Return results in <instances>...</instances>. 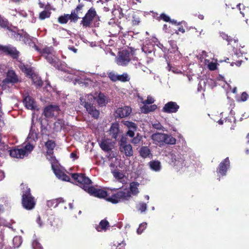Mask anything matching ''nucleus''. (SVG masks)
<instances>
[{"mask_svg":"<svg viewBox=\"0 0 249 249\" xmlns=\"http://www.w3.org/2000/svg\"><path fill=\"white\" fill-rule=\"evenodd\" d=\"M95 100L100 107H104L108 103L107 97L102 92L95 95L92 94H85L82 95L80 98V104L85 108L88 113L93 118L97 119L99 117L100 112L93 106V103Z\"/></svg>","mask_w":249,"mask_h":249,"instance_id":"obj_1","label":"nucleus"},{"mask_svg":"<svg viewBox=\"0 0 249 249\" xmlns=\"http://www.w3.org/2000/svg\"><path fill=\"white\" fill-rule=\"evenodd\" d=\"M132 196L127 188H121L115 193L113 194L111 196L107 198V200L112 203H117L122 201H128Z\"/></svg>","mask_w":249,"mask_h":249,"instance_id":"obj_2","label":"nucleus"},{"mask_svg":"<svg viewBox=\"0 0 249 249\" xmlns=\"http://www.w3.org/2000/svg\"><path fill=\"white\" fill-rule=\"evenodd\" d=\"M47 61L54 67L59 68L60 62L55 56V52L52 47H46L38 51Z\"/></svg>","mask_w":249,"mask_h":249,"instance_id":"obj_3","label":"nucleus"},{"mask_svg":"<svg viewBox=\"0 0 249 249\" xmlns=\"http://www.w3.org/2000/svg\"><path fill=\"white\" fill-rule=\"evenodd\" d=\"M22 204L23 207L27 210L32 209L35 205L34 198L32 196L30 189L26 185H23Z\"/></svg>","mask_w":249,"mask_h":249,"instance_id":"obj_4","label":"nucleus"},{"mask_svg":"<svg viewBox=\"0 0 249 249\" xmlns=\"http://www.w3.org/2000/svg\"><path fill=\"white\" fill-rule=\"evenodd\" d=\"M9 36L17 40L23 41L25 44H28L30 46L34 47L37 51H39L38 47L36 45L35 42L33 40V38H31L27 33H24L23 34H20L17 33L15 31L10 30Z\"/></svg>","mask_w":249,"mask_h":249,"instance_id":"obj_5","label":"nucleus"},{"mask_svg":"<svg viewBox=\"0 0 249 249\" xmlns=\"http://www.w3.org/2000/svg\"><path fill=\"white\" fill-rule=\"evenodd\" d=\"M71 177L76 181V184L83 188L85 191H87L91 186V181L88 177L82 174H72Z\"/></svg>","mask_w":249,"mask_h":249,"instance_id":"obj_6","label":"nucleus"},{"mask_svg":"<svg viewBox=\"0 0 249 249\" xmlns=\"http://www.w3.org/2000/svg\"><path fill=\"white\" fill-rule=\"evenodd\" d=\"M93 20H95L96 21H99V17L97 16L95 9L91 7L82 18L81 24L84 27H90L91 26V23Z\"/></svg>","mask_w":249,"mask_h":249,"instance_id":"obj_7","label":"nucleus"},{"mask_svg":"<svg viewBox=\"0 0 249 249\" xmlns=\"http://www.w3.org/2000/svg\"><path fill=\"white\" fill-rule=\"evenodd\" d=\"M18 66L23 72L31 77L34 84L38 87H41L42 86V82L40 77H39L37 74L34 73L31 67L25 65L21 62L19 63Z\"/></svg>","mask_w":249,"mask_h":249,"instance_id":"obj_8","label":"nucleus"},{"mask_svg":"<svg viewBox=\"0 0 249 249\" xmlns=\"http://www.w3.org/2000/svg\"><path fill=\"white\" fill-rule=\"evenodd\" d=\"M69 77L72 81L75 82L74 84L78 83L86 86L91 84V81L89 78H86L84 73L77 71H74L73 74H70V76H68V77Z\"/></svg>","mask_w":249,"mask_h":249,"instance_id":"obj_9","label":"nucleus"},{"mask_svg":"<svg viewBox=\"0 0 249 249\" xmlns=\"http://www.w3.org/2000/svg\"><path fill=\"white\" fill-rule=\"evenodd\" d=\"M133 57V54L128 51L123 50L120 52L117 57L116 58V62L118 65L125 66L131 59Z\"/></svg>","mask_w":249,"mask_h":249,"instance_id":"obj_10","label":"nucleus"},{"mask_svg":"<svg viewBox=\"0 0 249 249\" xmlns=\"http://www.w3.org/2000/svg\"><path fill=\"white\" fill-rule=\"evenodd\" d=\"M0 51L7 54L10 55L13 58H17L19 55V52L16 48L12 45H8L6 46H1Z\"/></svg>","mask_w":249,"mask_h":249,"instance_id":"obj_11","label":"nucleus"},{"mask_svg":"<svg viewBox=\"0 0 249 249\" xmlns=\"http://www.w3.org/2000/svg\"><path fill=\"white\" fill-rule=\"evenodd\" d=\"M171 159L170 164L173 166H177V169H180L184 166V160L180 156L174 154H170L169 155Z\"/></svg>","mask_w":249,"mask_h":249,"instance_id":"obj_12","label":"nucleus"},{"mask_svg":"<svg viewBox=\"0 0 249 249\" xmlns=\"http://www.w3.org/2000/svg\"><path fill=\"white\" fill-rule=\"evenodd\" d=\"M87 192L91 195L99 198H105L107 197V192L105 190L92 186H90Z\"/></svg>","mask_w":249,"mask_h":249,"instance_id":"obj_13","label":"nucleus"},{"mask_svg":"<svg viewBox=\"0 0 249 249\" xmlns=\"http://www.w3.org/2000/svg\"><path fill=\"white\" fill-rule=\"evenodd\" d=\"M179 108V106L175 102H169L165 104L162 109V111L167 113L177 112Z\"/></svg>","mask_w":249,"mask_h":249,"instance_id":"obj_14","label":"nucleus"},{"mask_svg":"<svg viewBox=\"0 0 249 249\" xmlns=\"http://www.w3.org/2000/svg\"><path fill=\"white\" fill-rule=\"evenodd\" d=\"M18 78L15 71L9 70L6 74V77L3 80V84H15L18 82Z\"/></svg>","mask_w":249,"mask_h":249,"instance_id":"obj_15","label":"nucleus"},{"mask_svg":"<svg viewBox=\"0 0 249 249\" xmlns=\"http://www.w3.org/2000/svg\"><path fill=\"white\" fill-rule=\"evenodd\" d=\"M58 106L56 105H50L46 107L44 110V114L46 117H52L56 115L59 112Z\"/></svg>","mask_w":249,"mask_h":249,"instance_id":"obj_16","label":"nucleus"},{"mask_svg":"<svg viewBox=\"0 0 249 249\" xmlns=\"http://www.w3.org/2000/svg\"><path fill=\"white\" fill-rule=\"evenodd\" d=\"M46 148H47V154L48 156H49L50 158H49L47 157V159H48L50 160L52 162L54 161L55 159L54 157H53V150L54 147H55V143L52 140H48L45 144Z\"/></svg>","mask_w":249,"mask_h":249,"instance_id":"obj_17","label":"nucleus"},{"mask_svg":"<svg viewBox=\"0 0 249 249\" xmlns=\"http://www.w3.org/2000/svg\"><path fill=\"white\" fill-rule=\"evenodd\" d=\"M131 112V109L127 106L118 108L115 113L117 118H124L128 116Z\"/></svg>","mask_w":249,"mask_h":249,"instance_id":"obj_18","label":"nucleus"},{"mask_svg":"<svg viewBox=\"0 0 249 249\" xmlns=\"http://www.w3.org/2000/svg\"><path fill=\"white\" fill-rule=\"evenodd\" d=\"M10 155L13 158L22 159L28 155V152L22 148H13L9 151Z\"/></svg>","mask_w":249,"mask_h":249,"instance_id":"obj_19","label":"nucleus"},{"mask_svg":"<svg viewBox=\"0 0 249 249\" xmlns=\"http://www.w3.org/2000/svg\"><path fill=\"white\" fill-rule=\"evenodd\" d=\"M113 177L117 181L124 183L126 182V177L124 173L117 168H114L111 170Z\"/></svg>","mask_w":249,"mask_h":249,"instance_id":"obj_20","label":"nucleus"},{"mask_svg":"<svg viewBox=\"0 0 249 249\" xmlns=\"http://www.w3.org/2000/svg\"><path fill=\"white\" fill-rule=\"evenodd\" d=\"M52 168L56 177L63 181H70V177L60 170L57 167H55L52 163Z\"/></svg>","mask_w":249,"mask_h":249,"instance_id":"obj_21","label":"nucleus"},{"mask_svg":"<svg viewBox=\"0 0 249 249\" xmlns=\"http://www.w3.org/2000/svg\"><path fill=\"white\" fill-rule=\"evenodd\" d=\"M120 150L121 152L123 153L127 157H131L133 155V151L131 144H120Z\"/></svg>","mask_w":249,"mask_h":249,"instance_id":"obj_22","label":"nucleus"},{"mask_svg":"<svg viewBox=\"0 0 249 249\" xmlns=\"http://www.w3.org/2000/svg\"><path fill=\"white\" fill-rule=\"evenodd\" d=\"M230 166V160L228 158H226L221 162L219 166L218 173L222 176L226 175L227 170Z\"/></svg>","mask_w":249,"mask_h":249,"instance_id":"obj_23","label":"nucleus"},{"mask_svg":"<svg viewBox=\"0 0 249 249\" xmlns=\"http://www.w3.org/2000/svg\"><path fill=\"white\" fill-rule=\"evenodd\" d=\"M23 103L26 107L29 109L33 110L36 107V102L34 101V99L29 95L24 97Z\"/></svg>","mask_w":249,"mask_h":249,"instance_id":"obj_24","label":"nucleus"},{"mask_svg":"<svg viewBox=\"0 0 249 249\" xmlns=\"http://www.w3.org/2000/svg\"><path fill=\"white\" fill-rule=\"evenodd\" d=\"M140 184L137 182H131L129 184V187L127 188L131 196H136L139 193V186Z\"/></svg>","mask_w":249,"mask_h":249,"instance_id":"obj_25","label":"nucleus"},{"mask_svg":"<svg viewBox=\"0 0 249 249\" xmlns=\"http://www.w3.org/2000/svg\"><path fill=\"white\" fill-rule=\"evenodd\" d=\"M100 146L104 151L108 152L112 149V144L109 139H104L100 143Z\"/></svg>","mask_w":249,"mask_h":249,"instance_id":"obj_26","label":"nucleus"},{"mask_svg":"<svg viewBox=\"0 0 249 249\" xmlns=\"http://www.w3.org/2000/svg\"><path fill=\"white\" fill-rule=\"evenodd\" d=\"M164 137L165 134L158 133L153 134L152 139L156 144L161 145L164 144Z\"/></svg>","mask_w":249,"mask_h":249,"instance_id":"obj_27","label":"nucleus"},{"mask_svg":"<svg viewBox=\"0 0 249 249\" xmlns=\"http://www.w3.org/2000/svg\"><path fill=\"white\" fill-rule=\"evenodd\" d=\"M150 168L155 172H159L161 169V163L159 160H152L149 163Z\"/></svg>","mask_w":249,"mask_h":249,"instance_id":"obj_28","label":"nucleus"},{"mask_svg":"<svg viewBox=\"0 0 249 249\" xmlns=\"http://www.w3.org/2000/svg\"><path fill=\"white\" fill-rule=\"evenodd\" d=\"M157 108V106L156 105L143 104V106L141 107V110L143 113H148L154 111Z\"/></svg>","mask_w":249,"mask_h":249,"instance_id":"obj_29","label":"nucleus"},{"mask_svg":"<svg viewBox=\"0 0 249 249\" xmlns=\"http://www.w3.org/2000/svg\"><path fill=\"white\" fill-rule=\"evenodd\" d=\"M119 131V124L117 123L112 124L109 129V134L112 138L116 139L117 138Z\"/></svg>","mask_w":249,"mask_h":249,"instance_id":"obj_30","label":"nucleus"},{"mask_svg":"<svg viewBox=\"0 0 249 249\" xmlns=\"http://www.w3.org/2000/svg\"><path fill=\"white\" fill-rule=\"evenodd\" d=\"M64 201L63 198L59 197L58 198L48 200L47 202V205L49 208H55L60 203L63 202Z\"/></svg>","mask_w":249,"mask_h":249,"instance_id":"obj_31","label":"nucleus"},{"mask_svg":"<svg viewBox=\"0 0 249 249\" xmlns=\"http://www.w3.org/2000/svg\"><path fill=\"white\" fill-rule=\"evenodd\" d=\"M140 155L143 158H146L152 156V154L149 148L147 146H142L140 150Z\"/></svg>","mask_w":249,"mask_h":249,"instance_id":"obj_32","label":"nucleus"},{"mask_svg":"<svg viewBox=\"0 0 249 249\" xmlns=\"http://www.w3.org/2000/svg\"><path fill=\"white\" fill-rule=\"evenodd\" d=\"M41 134L42 135L49 136L51 133V128L50 126L47 124H43L42 122H41Z\"/></svg>","mask_w":249,"mask_h":249,"instance_id":"obj_33","label":"nucleus"},{"mask_svg":"<svg viewBox=\"0 0 249 249\" xmlns=\"http://www.w3.org/2000/svg\"><path fill=\"white\" fill-rule=\"evenodd\" d=\"M28 139L30 140V142L32 141H36L37 139V134L33 129V120H32V124L31 128L28 136Z\"/></svg>","mask_w":249,"mask_h":249,"instance_id":"obj_34","label":"nucleus"},{"mask_svg":"<svg viewBox=\"0 0 249 249\" xmlns=\"http://www.w3.org/2000/svg\"><path fill=\"white\" fill-rule=\"evenodd\" d=\"M108 226V222L106 220H103L100 222L99 225L96 227V230L98 231H106Z\"/></svg>","mask_w":249,"mask_h":249,"instance_id":"obj_35","label":"nucleus"},{"mask_svg":"<svg viewBox=\"0 0 249 249\" xmlns=\"http://www.w3.org/2000/svg\"><path fill=\"white\" fill-rule=\"evenodd\" d=\"M164 139V143L165 144H175L176 142V139L170 135L165 134Z\"/></svg>","mask_w":249,"mask_h":249,"instance_id":"obj_36","label":"nucleus"},{"mask_svg":"<svg viewBox=\"0 0 249 249\" xmlns=\"http://www.w3.org/2000/svg\"><path fill=\"white\" fill-rule=\"evenodd\" d=\"M63 125V122L62 120H58L53 124V131L58 132L61 130Z\"/></svg>","mask_w":249,"mask_h":249,"instance_id":"obj_37","label":"nucleus"},{"mask_svg":"<svg viewBox=\"0 0 249 249\" xmlns=\"http://www.w3.org/2000/svg\"><path fill=\"white\" fill-rule=\"evenodd\" d=\"M142 50L145 53H151L154 50V46L152 44L144 45L142 47Z\"/></svg>","mask_w":249,"mask_h":249,"instance_id":"obj_38","label":"nucleus"},{"mask_svg":"<svg viewBox=\"0 0 249 249\" xmlns=\"http://www.w3.org/2000/svg\"><path fill=\"white\" fill-rule=\"evenodd\" d=\"M130 79V76L127 73H124L122 74L118 75V81L125 82L129 81Z\"/></svg>","mask_w":249,"mask_h":249,"instance_id":"obj_39","label":"nucleus"},{"mask_svg":"<svg viewBox=\"0 0 249 249\" xmlns=\"http://www.w3.org/2000/svg\"><path fill=\"white\" fill-rule=\"evenodd\" d=\"M70 20L69 14H65L58 18V22L61 24L66 23Z\"/></svg>","mask_w":249,"mask_h":249,"instance_id":"obj_40","label":"nucleus"},{"mask_svg":"<svg viewBox=\"0 0 249 249\" xmlns=\"http://www.w3.org/2000/svg\"><path fill=\"white\" fill-rule=\"evenodd\" d=\"M205 63L207 65L208 68L211 71H214L216 69V64L214 62H210L207 59L205 60Z\"/></svg>","mask_w":249,"mask_h":249,"instance_id":"obj_41","label":"nucleus"},{"mask_svg":"<svg viewBox=\"0 0 249 249\" xmlns=\"http://www.w3.org/2000/svg\"><path fill=\"white\" fill-rule=\"evenodd\" d=\"M13 244L15 248H18L22 243L21 238L20 236H15L13 240Z\"/></svg>","mask_w":249,"mask_h":249,"instance_id":"obj_42","label":"nucleus"},{"mask_svg":"<svg viewBox=\"0 0 249 249\" xmlns=\"http://www.w3.org/2000/svg\"><path fill=\"white\" fill-rule=\"evenodd\" d=\"M108 76L110 79L113 82L117 81L118 80V75L117 73L111 71L108 73Z\"/></svg>","mask_w":249,"mask_h":249,"instance_id":"obj_43","label":"nucleus"},{"mask_svg":"<svg viewBox=\"0 0 249 249\" xmlns=\"http://www.w3.org/2000/svg\"><path fill=\"white\" fill-rule=\"evenodd\" d=\"M51 15V13L48 11H43L39 14V18L41 20H43L46 18H48L50 17Z\"/></svg>","mask_w":249,"mask_h":249,"instance_id":"obj_44","label":"nucleus"},{"mask_svg":"<svg viewBox=\"0 0 249 249\" xmlns=\"http://www.w3.org/2000/svg\"><path fill=\"white\" fill-rule=\"evenodd\" d=\"M84 3L79 4L77 6L76 8L74 9V10H73L72 11H73V12H74V13L75 14H76V15L78 16H79L80 14L82 13V9H83V7H84Z\"/></svg>","mask_w":249,"mask_h":249,"instance_id":"obj_45","label":"nucleus"},{"mask_svg":"<svg viewBox=\"0 0 249 249\" xmlns=\"http://www.w3.org/2000/svg\"><path fill=\"white\" fill-rule=\"evenodd\" d=\"M0 27L3 28H8L7 20L0 16Z\"/></svg>","mask_w":249,"mask_h":249,"instance_id":"obj_46","label":"nucleus"},{"mask_svg":"<svg viewBox=\"0 0 249 249\" xmlns=\"http://www.w3.org/2000/svg\"><path fill=\"white\" fill-rule=\"evenodd\" d=\"M2 210H3L2 206H0V213H1V212L2 211ZM0 224L1 225H3L4 226L8 227L9 228H10V226H11V224L10 222H7L5 220L3 219V218H0Z\"/></svg>","mask_w":249,"mask_h":249,"instance_id":"obj_47","label":"nucleus"},{"mask_svg":"<svg viewBox=\"0 0 249 249\" xmlns=\"http://www.w3.org/2000/svg\"><path fill=\"white\" fill-rule=\"evenodd\" d=\"M131 63L135 66L136 68H140L142 67V64L138 61L137 58L133 56V57L130 60Z\"/></svg>","mask_w":249,"mask_h":249,"instance_id":"obj_48","label":"nucleus"},{"mask_svg":"<svg viewBox=\"0 0 249 249\" xmlns=\"http://www.w3.org/2000/svg\"><path fill=\"white\" fill-rule=\"evenodd\" d=\"M70 16V20L71 21H72L74 22H76L78 19L79 18V17L76 14L74 13V12H73V11H71V14H69Z\"/></svg>","mask_w":249,"mask_h":249,"instance_id":"obj_49","label":"nucleus"},{"mask_svg":"<svg viewBox=\"0 0 249 249\" xmlns=\"http://www.w3.org/2000/svg\"><path fill=\"white\" fill-rule=\"evenodd\" d=\"M124 124L126 125L129 129L136 130V125L133 122L125 121L124 123Z\"/></svg>","mask_w":249,"mask_h":249,"instance_id":"obj_50","label":"nucleus"},{"mask_svg":"<svg viewBox=\"0 0 249 249\" xmlns=\"http://www.w3.org/2000/svg\"><path fill=\"white\" fill-rule=\"evenodd\" d=\"M138 209L142 213L144 212L147 209V205L143 202H140L137 206Z\"/></svg>","mask_w":249,"mask_h":249,"instance_id":"obj_51","label":"nucleus"},{"mask_svg":"<svg viewBox=\"0 0 249 249\" xmlns=\"http://www.w3.org/2000/svg\"><path fill=\"white\" fill-rule=\"evenodd\" d=\"M249 98V95L246 92H243L240 97V99H237L238 102H245Z\"/></svg>","mask_w":249,"mask_h":249,"instance_id":"obj_52","label":"nucleus"},{"mask_svg":"<svg viewBox=\"0 0 249 249\" xmlns=\"http://www.w3.org/2000/svg\"><path fill=\"white\" fill-rule=\"evenodd\" d=\"M147 223L144 222L141 224L139 226V228L137 230V233L140 234L142 233L143 230L146 228Z\"/></svg>","mask_w":249,"mask_h":249,"instance_id":"obj_53","label":"nucleus"},{"mask_svg":"<svg viewBox=\"0 0 249 249\" xmlns=\"http://www.w3.org/2000/svg\"><path fill=\"white\" fill-rule=\"evenodd\" d=\"M154 101L155 100L152 97L148 96L146 100L142 101V102L143 104L150 105L153 103L154 102Z\"/></svg>","mask_w":249,"mask_h":249,"instance_id":"obj_54","label":"nucleus"},{"mask_svg":"<svg viewBox=\"0 0 249 249\" xmlns=\"http://www.w3.org/2000/svg\"><path fill=\"white\" fill-rule=\"evenodd\" d=\"M32 247L33 249H43L40 243L36 240H35L33 242Z\"/></svg>","mask_w":249,"mask_h":249,"instance_id":"obj_55","label":"nucleus"},{"mask_svg":"<svg viewBox=\"0 0 249 249\" xmlns=\"http://www.w3.org/2000/svg\"><path fill=\"white\" fill-rule=\"evenodd\" d=\"M160 18L162 19H163L165 21H166V22L170 21L172 23H176V22L174 20H173V21L170 20L169 17L165 14H161Z\"/></svg>","mask_w":249,"mask_h":249,"instance_id":"obj_56","label":"nucleus"},{"mask_svg":"<svg viewBox=\"0 0 249 249\" xmlns=\"http://www.w3.org/2000/svg\"><path fill=\"white\" fill-rule=\"evenodd\" d=\"M142 137L138 134L136 137H134L131 140V142L134 144H137L140 142L141 140Z\"/></svg>","mask_w":249,"mask_h":249,"instance_id":"obj_57","label":"nucleus"},{"mask_svg":"<svg viewBox=\"0 0 249 249\" xmlns=\"http://www.w3.org/2000/svg\"><path fill=\"white\" fill-rule=\"evenodd\" d=\"M33 148L34 146H33V145H32L30 143H28L24 146V148L22 149L26 150V151L28 152V155L29 153H30L31 151L33 150Z\"/></svg>","mask_w":249,"mask_h":249,"instance_id":"obj_58","label":"nucleus"},{"mask_svg":"<svg viewBox=\"0 0 249 249\" xmlns=\"http://www.w3.org/2000/svg\"><path fill=\"white\" fill-rule=\"evenodd\" d=\"M167 68L168 69L169 71H172L174 73H181V71L178 69L175 68V67H170V65H168Z\"/></svg>","mask_w":249,"mask_h":249,"instance_id":"obj_59","label":"nucleus"},{"mask_svg":"<svg viewBox=\"0 0 249 249\" xmlns=\"http://www.w3.org/2000/svg\"><path fill=\"white\" fill-rule=\"evenodd\" d=\"M221 36L223 39H226L228 42H230L231 41V39H230V37L228 36L227 35L224 33H221Z\"/></svg>","mask_w":249,"mask_h":249,"instance_id":"obj_60","label":"nucleus"},{"mask_svg":"<svg viewBox=\"0 0 249 249\" xmlns=\"http://www.w3.org/2000/svg\"><path fill=\"white\" fill-rule=\"evenodd\" d=\"M207 56V53L205 51H202L201 54H200L199 55H198L197 57L199 58V59H201V61H202V59L205 57Z\"/></svg>","mask_w":249,"mask_h":249,"instance_id":"obj_61","label":"nucleus"},{"mask_svg":"<svg viewBox=\"0 0 249 249\" xmlns=\"http://www.w3.org/2000/svg\"><path fill=\"white\" fill-rule=\"evenodd\" d=\"M153 126L154 128L157 129H161L162 128L161 125L159 123L153 124Z\"/></svg>","mask_w":249,"mask_h":249,"instance_id":"obj_62","label":"nucleus"},{"mask_svg":"<svg viewBox=\"0 0 249 249\" xmlns=\"http://www.w3.org/2000/svg\"><path fill=\"white\" fill-rule=\"evenodd\" d=\"M136 130L133 129H129L127 132V135L130 136V137H133L134 136V131Z\"/></svg>","mask_w":249,"mask_h":249,"instance_id":"obj_63","label":"nucleus"},{"mask_svg":"<svg viewBox=\"0 0 249 249\" xmlns=\"http://www.w3.org/2000/svg\"><path fill=\"white\" fill-rule=\"evenodd\" d=\"M8 12L9 14L13 16H16L17 14L18 13L17 10L14 9H9Z\"/></svg>","mask_w":249,"mask_h":249,"instance_id":"obj_64","label":"nucleus"}]
</instances>
